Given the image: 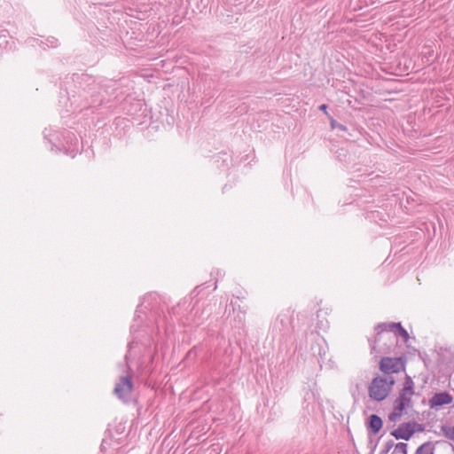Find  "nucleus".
<instances>
[{
    "label": "nucleus",
    "instance_id": "nucleus-1",
    "mask_svg": "<svg viewBox=\"0 0 454 454\" xmlns=\"http://www.w3.org/2000/svg\"><path fill=\"white\" fill-rule=\"evenodd\" d=\"M415 395V384L411 376L405 375L403 387L398 392V396L394 402L393 411L388 415L392 422L397 421L403 415V411L412 407V396Z\"/></svg>",
    "mask_w": 454,
    "mask_h": 454
},
{
    "label": "nucleus",
    "instance_id": "nucleus-2",
    "mask_svg": "<svg viewBox=\"0 0 454 454\" xmlns=\"http://www.w3.org/2000/svg\"><path fill=\"white\" fill-rule=\"evenodd\" d=\"M397 323H381L379 324L375 330L378 331L374 345L372 346V349L376 350L379 346V351L390 354L394 353L393 347L395 348L397 344V340L391 334L394 333L395 326L393 325H396ZM395 354H396L395 352Z\"/></svg>",
    "mask_w": 454,
    "mask_h": 454
},
{
    "label": "nucleus",
    "instance_id": "nucleus-3",
    "mask_svg": "<svg viewBox=\"0 0 454 454\" xmlns=\"http://www.w3.org/2000/svg\"><path fill=\"white\" fill-rule=\"evenodd\" d=\"M395 383L393 376H376L368 387L369 397L377 402L385 400L392 391Z\"/></svg>",
    "mask_w": 454,
    "mask_h": 454
},
{
    "label": "nucleus",
    "instance_id": "nucleus-4",
    "mask_svg": "<svg viewBox=\"0 0 454 454\" xmlns=\"http://www.w3.org/2000/svg\"><path fill=\"white\" fill-rule=\"evenodd\" d=\"M406 358L404 356L397 357L384 356L380 359L379 367L384 376H392L405 370Z\"/></svg>",
    "mask_w": 454,
    "mask_h": 454
},
{
    "label": "nucleus",
    "instance_id": "nucleus-5",
    "mask_svg": "<svg viewBox=\"0 0 454 454\" xmlns=\"http://www.w3.org/2000/svg\"><path fill=\"white\" fill-rule=\"evenodd\" d=\"M133 387L134 385L130 375L121 376L115 384L114 394L118 399L128 403L131 401Z\"/></svg>",
    "mask_w": 454,
    "mask_h": 454
},
{
    "label": "nucleus",
    "instance_id": "nucleus-6",
    "mask_svg": "<svg viewBox=\"0 0 454 454\" xmlns=\"http://www.w3.org/2000/svg\"><path fill=\"white\" fill-rule=\"evenodd\" d=\"M415 425L417 424L411 422L400 424L396 429L391 432V435L395 439H403L408 441L415 433Z\"/></svg>",
    "mask_w": 454,
    "mask_h": 454
},
{
    "label": "nucleus",
    "instance_id": "nucleus-7",
    "mask_svg": "<svg viewBox=\"0 0 454 454\" xmlns=\"http://www.w3.org/2000/svg\"><path fill=\"white\" fill-rule=\"evenodd\" d=\"M453 398L448 392L434 394L428 401L430 408L439 407L444 404H450Z\"/></svg>",
    "mask_w": 454,
    "mask_h": 454
},
{
    "label": "nucleus",
    "instance_id": "nucleus-8",
    "mask_svg": "<svg viewBox=\"0 0 454 454\" xmlns=\"http://www.w3.org/2000/svg\"><path fill=\"white\" fill-rule=\"evenodd\" d=\"M382 426H383V421L380 419V417H379L378 415L372 414L368 418L367 429L370 433L376 434L377 433L380 432Z\"/></svg>",
    "mask_w": 454,
    "mask_h": 454
},
{
    "label": "nucleus",
    "instance_id": "nucleus-9",
    "mask_svg": "<svg viewBox=\"0 0 454 454\" xmlns=\"http://www.w3.org/2000/svg\"><path fill=\"white\" fill-rule=\"evenodd\" d=\"M393 326H395V329L394 331V337L396 339L397 336H401L403 341L407 342L409 340L410 336L408 332L402 326L401 323L393 325Z\"/></svg>",
    "mask_w": 454,
    "mask_h": 454
},
{
    "label": "nucleus",
    "instance_id": "nucleus-10",
    "mask_svg": "<svg viewBox=\"0 0 454 454\" xmlns=\"http://www.w3.org/2000/svg\"><path fill=\"white\" fill-rule=\"evenodd\" d=\"M434 447L431 442H427L421 444L417 450L415 454H434Z\"/></svg>",
    "mask_w": 454,
    "mask_h": 454
},
{
    "label": "nucleus",
    "instance_id": "nucleus-11",
    "mask_svg": "<svg viewBox=\"0 0 454 454\" xmlns=\"http://www.w3.org/2000/svg\"><path fill=\"white\" fill-rule=\"evenodd\" d=\"M441 431L445 438L454 441V426L442 425Z\"/></svg>",
    "mask_w": 454,
    "mask_h": 454
},
{
    "label": "nucleus",
    "instance_id": "nucleus-12",
    "mask_svg": "<svg viewBox=\"0 0 454 454\" xmlns=\"http://www.w3.org/2000/svg\"><path fill=\"white\" fill-rule=\"evenodd\" d=\"M395 442L393 440H389L386 442L383 450L380 451V454H387L389 450L394 447Z\"/></svg>",
    "mask_w": 454,
    "mask_h": 454
},
{
    "label": "nucleus",
    "instance_id": "nucleus-13",
    "mask_svg": "<svg viewBox=\"0 0 454 454\" xmlns=\"http://www.w3.org/2000/svg\"><path fill=\"white\" fill-rule=\"evenodd\" d=\"M407 444L404 442H399L395 445V450L401 451L403 454H407Z\"/></svg>",
    "mask_w": 454,
    "mask_h": 454
},
{
    "label": "nucleus",
    "instance_id": "nucleus-14",
    "mask_svg": "<svg viewBox=\"0 0 454 454\" xmlns=\"http://www.w3.org/2000/svg\"><path fill=\"white\" fill-rule=\"evenodd\" d=\"M319 109H320L321 111L326 112L327 106H326V105H325V104H323V105H321V106H319Z\"/></svg>",
    "mask_w": 454,
    "mask_h": 454
},
{
    "label": "nucleus",
    "instance_id": "nucleus-15",
    "mask_svg": "<svg viewBox=\"0 0 454 454\" xmlns=\"http://www.w3.org/2000/svg\"><path fill=\"white\" fill-rule=\"evenodd\" d=\"M375 449H376V444L373 445L372 450H374Z\"/></svg>",
    "mask_w": 454,
    "mask_h": 454
}]
</instances>
